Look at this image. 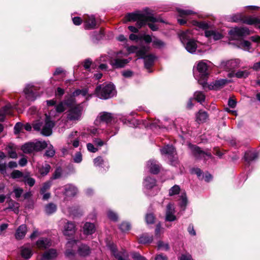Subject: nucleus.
I'll return each instance as SVG.
<instances>
[{
	"label": "nucleus",
	"instance_id": "1",
	"mask_svg": "<svg viewBox=\"0 0 260 260\" xmlns=\"http://www.w3.org/2000/svg\"><path fill=\"white\" fill-rule=\"evenodd\" d=\"M156 18L149 14H145L139 11L134 13H128L126 15L123 20L124 23L129 21H136V25L139 28L146 25L147 21H156Z\"/></svg>",
	"mask_w": 260,
	"mask_h": 260
},
{
	"label": "nucleus",
	"instance_id": "2",
	"mask_svg": "<svg viewBox=\"0 0 260 260\" xmlns=\"http://www.w3.org/2000/svg\"><path fill=\"white\" fill-rule=\"evenodd\" d=\"M207 60H201L197 63L193 68V75L198 82L204 87L206 84L209 71Z\"/></svg>",
	"mask_w": 260,
	"mask_h": 260
},
{
	"label": "nucleus",
	"instance_id": "3",
	"mask_svg": "<svg viewBox=\"0 0 260 260\" xmlns=\"http://www.w3.org/2000/svg\"><path fill=\"white\" fill-rule=\"evenodd\" d=\"M95 92L98 97L106 100L113 96L115 93V90L113 84H108L97 86Z\"/></svg>",
	"mask_w": 260,
	"mask_h": 260
},
{
	"label": "nucleus",
	"instance_id": "4",
	"mask_svg": "<svg viewBox=\"0 0 260 260\" xmlns=\"http://www.w3.org/2000/svg\"><path fill=\"white\" fill-rule=\"evenodd\" d=\"M54 122L50 118L46 117L45 123L37 121L33 124V127L36 131H41V134L46 136H49L52 134V128L54 126Z\"/></svg>",
	"mask_w": 260,
	"mask_h": 260
},
{
	"label": "nucleus",
	"instance_id": "5",
	"mask_svg": "<svg viewBox=\"0 0 260 260\" xmlns=\"http://www.w3.org/2000/svg\"><path fill=\"white\" fill-rule=\"evenodd\" d=\"M82 112V107L78 105L73 107L69 110L68 118L70 120H79L80 119Z\"/></svg>",
	"mask_w": 260,
	"mask_h": 260
},
{
	"label": "nucleus",
	"instance_id": "6",
	"mask_svg": "<svg viewBox=\"0 0 260 260\" xmlns=\"http://www.w3.org/2000/svg\"><path fill=\"white\" fill-rule=\"evenodd\" d=\"M230 37L233 40H238L240 42V45H243V38L244 29L243 28H234L232 29L230 32Z\"/></svg>",
	"mask_w": 260,
	"mask_h": 260
},
{
	"label": "nucleus",
	"instance_id": "7",
	"mask_svg": "<svg viewBox=\"0 0 260 260\" xmlns=\"http://www.w3.org/2000/svg\"><path fill=\"white\" fill-rule=\"evenodd\" d=\"M240 64V61L239 59H234L228 60L226 61H223L221 63L222 68L229 71H233L236 68H238Z\"/></svg>",
	"mask_w": 260,
	"mask_h": 260
},
{
	"label": "nucleus",
	"instance_id": "8",
	"mask_svg": "<svg viewBox=\"0 0 260 260\" xmlns=\"http://www.w3.org/2000/svg\"><path fill=\"white\" fill-rule=\"evenodd\" d=\"M175 210L174 206L171 204H169L167 206L166 220L169 221H173L176 219L174 215Z\"/></svg>",
	"mask_w": 260,
	"mask_h": 260
},
{
	"label": "nucleus",
	"instance_id": "9",
	"mask_svg": "<svg viewBox=\"0 0 260 260\" xmlns=\"http://www.w3.org/2000/svg\"><path fill=\"white\" fill-rule=\"evenodd\" d=\"M112 117L110 113L103 112L100 114L99 116L95 120V122L96 124H98L99 122L100 123L101 122L109 123L112 120Z\"/></svg>",
	"mask_w": 260,
	"mask_h": 260
},
{
	"label": "nucleus",
	"instance_id": "10",
	"mask_svg": "<svg viewBox=\"0 0 260 260\" xmlns=\"http://www.w3.org/2000/svg\"><path fill=\"white\" fill-rule=\"evenodd\" d=\"M27 231V227L25 224L20 225L16 230L15 237L17 240L22 239L25 236Z\"/></svg>",
	"mask_w": 260,
	"mask_h": 260
},
{
	"label": "nucleus",
	"instance_id": "11",
	"mask_svg": "<svg viewBox=\"0 0 260 260\" xmlns=\"http://www.w3.org/2000/svg\"><path fill=\"white\" fill-rule=\"evenodd\" d=\"M58 255L56 250L54 249H50L45 251L41 258V260H52L56 258Z\"/></svg>",
	"mask_w": 260,
	"mask_h": 260
},
{
	"label": "nucleus",
	"instance_id": "12",
	"mask_svg": "<svg viewBox=\"0 0 260 260\" xmlns=\"http://www.w3.org/2000/svg\"><path fill=\"white\" fill-rule=\"evenodd\" d=\"M63 234L66 236L73 235L75 232V226L73 223L68 221L64 226Z\"/></svg>",
	"mask_w": 260,
	"mask_h": 260
},
{
	"label": "nucleus",
	"instance_id": "13",
	"mask_svg": "<svg viewBox=\"0 0 260 260\" xmlns=\"http://www.w3.org/2000/svg\"><path fill=\"white\" fill-rule=\"evenodd\" d=\"M36 245L40 249H46L51 246V241L48 238H41L37 241Z\"/></svg>",
	"mask_w": 260,
	"mask_h": 260
},
{
	"label": "nucleus",
	"instance_id": "14",
	"mask_svg": "<svg viewBox=\"0 0 260 260\" xmlns=\"http://www.w3.org/2000/svg\"><path fill=\"white\" fill-rule=\"evenodd\" d=\"M205 36L210 39H213L214 40H218L223 37L222 35L216 30H206Z\"/></svg>",
	"mask_w": 260,
	"mask_h": 260
},
{
	"label": "nucleus",
	"instance_id": "15",
	"mask_svg": "<svg viewBox=\"0 0 260 260\" xmlns=\"http://www.w3.org/2000/svg\"><path fill=\"white\" fill-rule=\"evenodd\" d=\"M192 151L193 155L196 157H204L206 158V156L211 157V154L210 153H206L200 149L197 146H193L192 147Z\"/></svg>",
	"mask_w": 260,
	"mask_h": 260
},
{
	"label": "nucleus",
	"instance_id": "16",
	"mask_svg": "<svg viewBox=\"0 0 260 260\" xmlns=\"http://www.w3.org/2000/svg\"><path fill=\"white\" fill-rule=\"evenodd\" d=\"M147 166L151 173L155 174H157L159 171L160 167L155 160H150L148 161Z\"/></svg>",
	"mask_w": 260,
	"mask_h": 260
},
{
	"label": "nucleus",
	"instance_id": "17",
	"mask_svg": "<svg viewBox=\"0 0 260 260\" xmlns=\"http://www.w3.org/2000/svg\"><path fill=\"white\" fill-rule=\"evenodd\" d=\"M64 194L67 197H73L75 196L78 191L77 188L72 185H67L64 187Z\"/></svg>",
	"mask_w": 260,
	"mask_h": 260
},
{
	"label": "nucleus",
	"instance_id": "18",
	"mask_svg": "<svg viewBox=\"0 0 260 260\" xmlns=\"http://www.w3.org/2000/svg\"><path fill=\"white\" fill-rule=\"evenodd\" d=\"M84 27L86 29H93L96 26L95 18L93 16H88V18L84 21Z\"/></svg>",
	"mask_w": 260,
	"mask_h": 260
},
{
	"label": "nucleus",
	"instance_id": "19",
	"mask_svg": "<svg viewBox=\"0 0 260 260\" xmlns=\"http://www.w3.org/2000/svg\"><path fill=\"white\" fill-rule=\"evenodd\" d=\"M196 121L199 124L205 122L208 117L207 113L202 110H200L196 115Z\"/></svg>",
	"mask_w": 260,
	"mask_h": 260
},
{
	"label": "nucleus",
	"instance_id": "20",
	"mask_svg": "<svg viewBox=\"0 0 260 260\" xmlns=\"http://www.w3.org/2000/svg\"><path fill=\"white\" fill-rule=\"evenodd\" d=\"M83 233L85 235H91L95 231V227L93 223L86 222L83 226Z\"/></svg>",
	"mask_w": 260,
	"mask_h": 260
},
{
	"label": "nucleus",
	"instance_id": "21",
	"mask_svg": "<svg viewBox=\"0 0 260 260\" xmlns=\"http://www.w3.org/2000/svg\"><path fill=\"white\" fill-rule=\"evenodd\" d=\"M32 254V251L30 246H23L21 247V255L24 258H29Z\"/></svg>",
	"mask_w": 260,
	"mask_h": 260
},
{
	"label": "nucleus",
	"instance_id": "22",
	"mask_svg": "<svg viewBox=\"0 0 260 260\" xmlns=\"http://www.w3.org/2000/svg\"><path fill=\"white\" fill-rule=\"evenodd\" d=\"M129 61L127 59H115L111 60L110 63L115 68L123 67Z\"/></svg>",
	"mask_w": 260,
	"mask_h": 260
},
{
	"label": "nucleus",
	"instance_id": "23",
	"mask_svg": "<svg viewBox=\"0 0 260 260\" xmlns=\"http://www.w3.org/2000/svg\"><path fill=\"white\" fill-rule=\"evenodd\" d=\"M6 150L11 158H16L17 157V154L16 152V146L13 144H9L6 148Z\"/></svg>",
	"mask_w": 260,
	"mask_h": 260
},
{
	"label": "nucleus",
	"instance_id": "24",
	"mask_svg": "<svg viewBox=\"0 0 260 260\" xmlns=\"http://www.w3.org/2000/svg\"><path fill=\"white\" fill-rule=\"evenodd\" d=\"M197 45L196 42L193 40H189L186 43L185 48L189 52L194 53L197 49Z\"/></svg>",
	"mask_w": 260,
	"mask_h": 260
},
{
	"label": "nucleus",
	"instance_id": "25",
	"mask_svg": "<svg viewBox=\"0 0 260 260\" xmlns=\"http://www.w3.org/2000/svg\"><path fill=\"white\" fill-rule=\"evenodd\" d=\"M144 59L145 68L149 69L153 63L155 57L153 55H148L145 56Z\"/></svg>",
	"mask_w": 260,
	"mask_h": 260
},
{
	"label": "nucleus",
	"instance_id": "26",
	"mask_svg": "<svg viewBox=\"0 0 260 260\" xmlns=\"http://www.w3.org/2000/svg\"><path fill=\"white\" fill-rule=\"evenodd\" d=\"M22 150L25 153H31L35 151L34 142L28 143L22 146Z\"/></svg>",
	"mask_w": 260,
	"mask_h": 260
},
{
	"label": "nucleus",
	"instance_id": "27",
	"mask_svg": "<svg viewBox=\"0 0 260 260\" xmlns=\"http://www.w3.org/2000/svg\"><path fill=\"white\" fill-rule=\"evenodd\" d=\"M144 184L147 189H151L155 185L156 181L153 178L147 177L145 179Z\"/></svg>",
	"mask_w": 260,
	"mask_h": 260
},
{
	"label": "nucleus",
	"instance_id": "28",
	"mask_svg": "<svg viewBox=\"0 0 260 260\" xmlns=\"http://www.w3.org/2000/svg\"><path fill=\"white\" fill-rule=\"evenodd\" d=\"M35 151H41L47 146V144L45 141H37L35 143L34 142Z\"/></svg>",
	"mask_w": 260,
	"mask_h": 260
},
{
	"label": "nucleus",
	"instance_id": "29",
	"mask_svg": "<svg viewBox=\"0 0 260 260\" xmlns=\"http://www.w3.org/2000/svg\"><path fill=\"white\" fill-rule=\"evenodd\" d=\"M78 253L81 256H86L90 253V249L85 245H82L78 249Z\"/></svg>",
	"mask_w": 260,
	"mask_h": 260
},
{
	"label": "nucleus",
	"instance_id": "30",
	"mask_svg": "<svg viewBox=\"0 0 260 260\" xmlns=\"http://www.w3.org/2000/svg\"><path fill=\"white\" fill-rule=\"evenodd\" d=\"M56 210V206L53 203L47 204L45 208L46 213L51 214L55 212Z\"/></svg>",
	"mask_w": 260,
	"mask_h": 260
},
{
	"label": "nucleus",
	"instance_id": "31",
	"mask_svg": "<svg viewBox=\"0 0 260 260\" xmlns=\"http://www.w3.org/2000/svg\"><path fill=\"white\" fill-rule=\"evenodd\" d=\"M177 11L178 12L180 16L184 17L188 15L196 14V12L190 10H182L179 8L177 9Z\"/></svg>",
	"mask_w": 260,
	"mask_h": 260
},
{
	"label": "nucleus",
	"instance_id": "32",
	"mask_svg": "<svg viewBox=\"0 0 260 260\" xmlns=\"http://www.w3.org/2000/svg\"><path fill=\"white\" fill-rule=\"evenodd\" d=\"M77 132H72L69 136V140H68V143H73V145L75 147H77L78 146H79V141L76 139H73V137L75 136H77Z\"/></svg>",
	"mask_w": 260,
	"mask_h": 260
},
{
	"label": "nucleus",
	"instance_id": "33",
	"mask_svg": "<svg viewBox=\"0 0 260 260\" xmlns=\"http://www.w3.org/2000/svg\"><path fill=\"white\" fill-rule=\"evenodd\" d=\"M174 148L172 146L167 145L161 149V152L164 154H173Z\"/></svg>",
	"mask_w": 260,
	"mask_h": 260
},
{
	"label": "nucleus",
	"instance_id": "34",
	"mask_svg": "<svg viewBox=\"0 0 260 260\" xmlns=\"http://www.w3.org/2000/svg\"><path fill=\"white\" fill-rule=\"evenodd\" d=\"M138 50V48L134 46H130L128 49V51L130 53L137 52V55L139 56L142 57L145 55V51L144 50Z\"/></svg>",
	"mask_w": 260,
	"mask_h": 260
},
{
	"label": "nucleus",
	"instance_id": "35",
	"mask_svg": "<svg viewBox=\"0 0 260 260\" xmlns=\"http://www.w3.org/2000/svg\"><path fill=\"white\" fill-rule=\"evenodd\" d=\"M22 180L30 186H32L35 183V180L32 178L30 177L29 174H25Z\"/></svg>",
	"mask_w": 260,
	"mask_h": 260
},
{
	"label": "nucleus",
	"instance_id": "36",
	"mask_svg": "<svg viewBox=\"0 0 260 260\" xmlns=\"http://www.w3.org/2000/svg\"><path fill=\"white\" fill-rule=\"evenodd\" d=\"M8 208L13 210L15 212L18 213L19 211V204L18 203L10 200L9 202Z\"/></svg>",
	"mask_w": 260,
	"mask_h": 260
},
{
	"label": "nucleus",
	"instance_id": "37",
	"mask_svg": "<svg viewBox=\"0 0 260 260\" xmlns=\"http://www.w3.org/2000/svg\"><path fill=\"white\" fill-rule=\"evenodd\" d=\"M243 18V14L241 13H238V14H235L230 17H229L228 18V19L229 20V21L238 22L242 20Z\"/></svg>",
	"mask_w": 260,
	"mask_h": 260
},
{
	"label": "nucleus",
	"instance_id": "38",
	"mask_svg": "<svg viewBox=\"0 0 260 260\" xmlns=\"http://www.w3.org/2000/svg\"><path fill=\"white\" fill-rule=\"evenodd\" d=\"M70 103L68 101L66 102H60L56 106V110L57 112L61 113L66 110V106L69 105Z\"/></svg>",
	"mask_w": 260,
	"mask_h": 260
},
{
	"label": "nucleus",
	"instance_id": "39",
	"mask_svg": "<svg viewBox=\"0 0 260 260\" xmlns=\"http://www.w3.org/2000/svg\"><path fill=\"white\" fill-rule=\"evenodd\" d=\"M153 238L152 236H149L147 235L142 236L139 239L140 242L143 244H146L150 243L152 241Z\"/></svg>",
	"mask_w": 260,
	"mask_h": 260
},
{
	"label": "nucleus",
	"instance_id": "40",
	"mask_svg": "<svg viewBox=\"0 0 260 260\" xmlns=\"http://www.w3.org/2000/svg\"><path fill=\"white\" fill-rule=\"evenodd\" d=\"M51 167L50 165L46 164L39 169V173L42 176L46 175L50 171Z\"/></svg>",
	"mask_w": 260,
	"mask_h": 260
},
{
	"label": "nucleus",
	"instance_id": "41",
	"mask_svg": "<svg viewBox=\"0 0 260 260\" xmlns=\"http://www.w3.org/2000/svg\"><path fill=\"white\" fill-rule=\"evenodd\" d=\"M194 99L200 103L204 101L205 96L204 94L200 91H197L194 93Z\"/></svg>",
	"mask_w": 260,
	"mask_h": 260
},
{
	"label": "nucleus",
	"instance_id": "42",
	"mask_svg": "<svg viewBox=\"0 0 260 260\" xmlns=\"http://www.w3.org/2000/svg\"><path fill=\"white\" fill-rule=\"evenodd\" d=\"M25 174H23L21 172L18 170L13 171L11 174V177L13 179L22 178V180L23 179V176Z\"/></svg>",
	"mask_w": 260,
	"mask_h": 260
},
{
	"label": "nucleus",
	"instance_id": "43",
	"mask_svg": "<svg viewBox=\"0 0 260 260\" xmlns=\"http://www.w3.org/2000/svg\"><path fill=\"white\" fill-rule=\"evenodd\" d=\"M180 190V187L178 185H175L173 186L170 190H169V195L170 196H172L175 194H177L179 193Z\"/></svg>",
	"mask_w": 260,
	"mask_h": 260
},
{
	"label": "nucleus",
	"instance_id": "44",
	"mask_svg": "<svg viewBox=\"0 0 260 260\" xmlns=\"http://www.w3.org/2000/svg\"><path fill=\"white\" fill-rule=\"evenodd\" d=\"M52 184V182L51 180L47 181L44 183L42 187L40 192L41 193H44L48 189H49Z\"/></svg>",
	"mask_w": 260,
	"mask_h": 260
},
{
	"label": "nucleus",
	"instance_id": "45",
	"mask_svg": "<svg viewBox=\"0 0 260 260\" xmlns=\"http://www.w3.org/2000/svg\"><path fill=\"white\" fill-rule=\"evenodd\" d=\"M152 44L154 47L156 48H161L164 46V43L157 39H154L152 41Z\"/></svg>",
	"mask_w": 260,
	"mask_h": 260
},
{
	"label": "nucleus",
	"instance_id": "46",
	"mask_svg": "<svg viewBox=\"0 0 260 260\" xmlns=\"http://www.w3.org/2000/svg\"><path fill=\"white\" fill-rule=\"evenodd\" d=\"M62 174V170L60 168H57L54 172L52 177L51 179H56L61 177Z\"/></svg>",
	"mask_w": 260,
	"mask_h": 260
},
{
	"label": "nucleus",
	"instance_id": "47",
	"mask_svg": "<svg viewBox=\"0 0 260 260\" xmlns=\"http://www.w3.org/2000/svg\"><path fill=\"white\" fill-rule=\"evenodd\" d=\"M229 82L228 80L226 79H221L218 81H216L215 83V86L217 87H221L227 84Z\"/></svg>",
	"mask_w": 260,
	"mask_h": 260
},
{
	"label": "nucleus",
	"instance_id": "48",
	"mask_svg": "<svg viewBox=\"0 0 260 260\" xmlns=\"http://www.w3.org/2000/svg\"><path fill=\"white\" fill-rule=\"evenodd\" d=\"M193 24L194 25H197L199 28L206 29L208 28V24L204 22H198L194 21L193 22Z\"/></svg>",
	"mask_w": 260,
	"mask_h": 260
},
{
	"label": "nucleus",
	"instance_id": "49",
	"mask_svg": "<svg viewBox=\"0 0 260 260\" xmlns=\"http://www.w3.org/2000/svg\"><path fill=\"white\" fill-rule=\"evenodd\" d=\"M130 228V224L127 222H123L120 225V229L123 232L127 231Z\"/></svg>",
	"mask_w": 260,
	"mask_h": 260
},
{
	"label": "nucleus",
	"instance_id": "50",
	"mask_svg": "<svg viewBox=\"0 0 260 260\" xmlns=\"http://www.w3.org/2000/svg\"><path fill=\"white\" fill-rule=\"evenodd\" d=\"M154 216L152 214H148L146 216V221L147 224H151L154 223Z\"/></svg>",
	"mask_w": 260,
	"mask_h": 260
},
{
	"label": "nucleus",
	"instance_id": "51",
	"mask_svg": "<svg viewBox=\"0 0 260 260\" xmlns=\"http://www.w3.org/2000/svg\"><path fill=\"white\" fill-rule=\"evenodd\" d=\"M23 127V125L21 123H17L14 126V133L16 134L19 133L22 129Z\"/></svg>",
	"mask_w": 260,
	"mask_h": 260
},
{
	"label": "nucleus",
	"instance_id": "52",
	"mask_svg": "<svg viewBox=\"0 0 260 260\" xmlns=\"http://www.w3.org/2000/svg\"><path fill=\"white\" fill-rule=\"evenodd\" d=\"M12 106L10 104H8L3 108V112L5 114H10L11 113V109Z\"/></svg>",
	"mask_w": 260,
	"mask_h": 260
},
{
	"label": "nucleus",
	"instance_id": "53",
	"mask_svg": "<svg viewBox=\"0 0 260 260\" xmlns=\"http://www.w3.org/2000/svg\"><path fill=\"white\" fill-rule=\"evenodd\" d=\"M82 160V154L80 152H77L75 154L74 157V160L76 163H79L81 162Z\"/></svg>",
	"mask_w": 260,
	"mask_h": 260
},
{
	"label": "nucleus",
	"instance_id": "54",
	"mask_svg": "<svg viewBox=\"0 0 260 260\" xmlns=\"http://www.w3.org/2000/svg\"><path fill=\"white\" fill-rule=\"evenodd\" d=\"M54 154L55 150L53 148L52 146L49 147L45 152V155L48 157H52L54 156Z\"/></svg>",
	"mask_w": 260,
	"mask_h": 260
},
{
	"label": "nucleus",
	"instance_id": "55",
	"mask_svg": "<svg viewBox=\"0 0 260 260\" xmlns=\"http://www.w3.org/2000/svg\"><path fill=\"white\" fill-rule=\"evenodd\" d=\"M103 158L100 156L95 158L93 160L94 165L95 166H100L103 164Z\"/></svg>",
	"mask_w": 260,
	"mask_h": 260
},
{
	"label": "nucleus",
	"instance_id": "56",
	"mask_svg": "<svg viewBox=\"0 0 260 260\" xmlns=\"http://www.w3.org/2000/svg\"><path fill=\"white\" fill-rule=\"evenodd\" d=\"M163 231L161 228V226L160 223H158L156 225V227L155 231V235L156 236L159 237L160 235L162 233Z\"/></svg>",
	"mask_w": 260,
	"mask_h": 260
},
{
	"label": "nucleus",
	"instance_id": "57",
	"mask_svg": "<svg viewBox=\"0 0 260 260\" xmlns=\"http://www.w3.org/2000/svg\"><path fill=\"white\" fill-rule=\"evenodd\" d=\"M86 92L85 90L78 89L75 90L72 94L73 96H76L80 94H82L83 96H85L86 95Z\"/></svg>",
	"mask_w": 260,
	"mask_h": 260
},
{
	"label": "nucleus",
	"instance_id": "58",
	"mask_svg": "<svg viewBox=\"0 0 260 260\" xmlns=\"http://www.w3.org/2000/svg\"><path fill=\"white\" fill-rule=\"evenodd\" d=\"M108 216L110 219L113 220L114 221L117 220L118 218L117 215L115 213L111 211H108Z\"/></svg>",
	"mask_w": 260,
	"mask_h": 260
},
{
	"label": "nucleus",
	"instance_id": "59",
	"mask_svg": "<svg viewBox=\"0 0 260 260\" xmlns=\"http://www.w3.org/2000/svg\"><path fill=\"white\" fill-rule=\"evenodd\" d=\"M243 71H238L236 73L234 74V73H229L228 74V76L229 77H233L234 76H235L237 78H242L243 76Z\"/></svg>",
	"mask_w": 260,
	"mask_h": 260
},
{
	"label": "nucleus",
	"instance_id": "60",
	"mask_svg": "<svg viewBox=\"0 0 260 260\" xmlns=\"http://www.w3.org/2000/svg\"><path fill=\"white\" fill-rule=\"evenodd\" d=\"M132 257L134 260H146V258L141 256L140 254L134 253L132 254Z\"/></svg>",
	"mask_w": 260,
	"mask_h": 260
},
{
	"label": "nucleus",
	"instance_id": "61",
	"mask_svg": "<svg viewBox=\"0 0 260 260\" xmlns=\"http://www.w3.org/2000/svg\"><path fill=\"white\" fill-rule=\"evenodd\" d=\"M87 148L88 150L91 152H95L98 151V149L95 148L91 143H88L87 144Z\"/></svg>",
	"mask_w": 260,
	"mask_h": 260
},
{
	"label": "nucleus",
	"instance_id": "62",
	"mask_svg": "<svg viewBox=\"0 0 260 260\" xmlns=\"http://www.w3.org/2000/svg\"><path fill=\"white\" fill-rule=\"evenodd\" d=\"M16 198H19L23 192V189L20 188H15L14 190Z\"/></svg>",
	"mask_w": 260,
	"mask_h": 260
},
{
	"label": "nucleus",
	"instance_id": "63",
	"mask_svg": "<svg viewBox=\"0 0 260 260\" xmlns=\"http://www.w3.org/2000/svg\"><path fill=\"white\" fill-rule=\"evenodd\" d=\"M187 198L185 195H183L181 196V202L180 203V206L182 207L185 208L186 205H187Z\"/></svg>",
	"mask_w": 260,
	"mask_h": 260
},
{
	"label": "nucleus",
	"instance_id": "64",
	"mask_svg": "<svg viewBox=\"0 0 260 260\" xmlns=\"http://www.w3.org/2000/svg\"><path fill=\"white\" fill-rule=\"evenodd\" d=\"M179 260H193L191 256L189 254H182Z\"/></svg>",
	"mask_w": 260,
	"mask_h": 260
}]
</instances>
